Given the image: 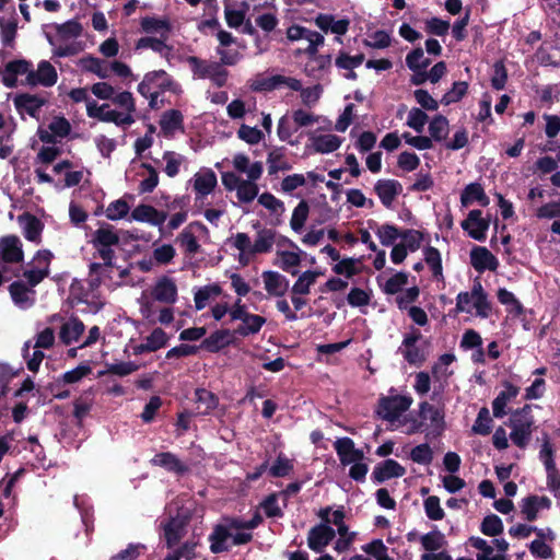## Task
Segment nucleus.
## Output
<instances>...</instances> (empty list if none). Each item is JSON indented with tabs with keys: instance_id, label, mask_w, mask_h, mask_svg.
Returning a JSON list of instances; mask_svg holds the SVG:
<instances>
[{
	"instance_id": "f257e3e1",
	"label": "nucleus",
	"mask_w": 560,
	"mask_h": 560,
	"mask_svg": "<svg viewBox=\"0 0 560 560\" xmlns=\"http://www.w3.org/2000/svg\"><path fill=\"white\" fill-rule=\"evenodd\" d=\"M418 418L412 420L409 434L421 432L427 439H436L446 428L444 407H435L429 401L419 404Z\"/></svg>"
},
{
	"instance_id": "f03ea898",
	"label": "nucleus",
	"mask_w": 560,
	"mask_h": 560,
	"mask_svg": "<svg viewBox=\"0 0 560 560\" xmlns=\"http://www.w3.org/2000/svg\"><path fill=\"white\" fill-rule=\"evenodd\" d=\"M120 237L116 229L108 223H102L92 234L90 243L96 249L105 267H114L115 252L113 246L119 245Z\"/></svg>"
},
{
	"instance_id": "7ed1b4c3",
	"label": "nucleus",
	"mask_w": 560,
	"mask_h": 560,
	"mask_svg": "<svg viewBox=\"0 0 560 560\" xmlns=\"http://www.w3.org/2000/svg\"><path fill=\"white\" fill-rule=\"evenodd\" d=\"M534 422L530 405H525L512 412L509 421V425L512 429L510 438L517 447L525 448L527 446Z\"/></svg>"
},
{
	"instance_id": "20e7f679",
	"label": "nucleus",
	"mask_w": 560,
	"mask_h": 560,
	"mask_svg": "<svg viewBox=\"0 0 560 560\" xmlns=\"http://www.w3.org/2000/svg\"><path fill=\"white\" fill-rule=\"evenodd\" d=\"M276 237V231L271 229H259L254 244L252 245L250 238L246 233L238 232L234 236V247L242 253L249 255L265 254L272 249Z\"/></svg>"
},
{
	"instance_id": "39448f33",
	"label": "nucleus",
	"mask_w": 560,
	"mask_h": 560,
	"mask_svg": "<svg viewBox=\"0 0 560 560\" xmlns=\"http://www.w3.org/2000/svg\"><path fill=\"white\" fill-rule=\"evenodd\" d=\"M412 401V398L407 395H382L378 398L375 413L383 420L394 422L410 408Z\"/></svg>"
},
{
	"instance_id": "423d86ee",
	"label": "nucleus",
	"mask_w": 560,
	"mask_h": 560,
	"mask_svg": "<svg viewBox=\"0 0 560 560\" xmlns=\"http://www.w3.org/2000/svg\"><path fill=\"white\" fill-rule=\"evenodd\" d=\"M229 529H247L246 521L237 517L228 520V526L218 524L209 535L210 550L212 553H221L229 550L226 540L232 536Z\"/></svg>"
},
{
	"instance_id": "0eeeda50",
	"label": "nucleus",
	"mask_w": 560,
	"mask_h": 560,
	"mask_svg": "<svg viewBox=\"0 0 560 560\" xmlns=\"http://www.w3.org/2000/svg\"><path fill=\"white\" fill-rule=\"evenodd\" d=\"M481 210H471L467 218L462 221L460 226L468 235L479 242H482L487 237V231L490 226V221L483 219Z\"/></svg>"
},
{
	"instance_id": "6e6552de",
	"label": "nucleus",
	"mask_w": 560,
	"mask_h": 560,
	"mask_svg": "<svg viewBox=\"0 0 560 560\" xmlns=\"http://www.w3.org/2000/svg\"><path fill=\"white\" fill-rule=\"evenodd\" d=\"M422 338V334L417 328H411V331L406 334L402 339L401 346L404 349L400 348L401 354L404 359L409 364H421L425 360V355L423 351L417 346V342Z\"/></svg>"
},
{
	"instance_id": "1a4fd4ad",
	"label": "nucleus",
	"mask_w": 560,
	"mask_h": 560,
	"mask_svg": "<svg viewBox=\"0 0 560 560\" xmlns=\"http://www.w3.org/2000/svg\"><path fill=\"white\" fill-rule=\"evenodd\" d=\"M0 259L5 264H19L24 259L22 242L16 235L0 237Z\"/></svg>"
},
{
	"instance_id": "9d476101",
	"label": "nucleus",
	"mask_w": 560,
	"mask_h": 560,
	"mask_svg": "<svg viewBox=\"0 0 560 560\" xmlns=\"http://www.w3.org/2000/svg\"><path fill=\"white\" fill-rule=\"evenodd\" d=\"M13 103L20 115L26 113L31 117L38 119L39 112L47 104V100L37 94L20 93L15 95Z\"/></svg>"
},
{
	"instance_id": "9b49d317",
	"label": "nucleus",
	"mask_w": 560,
	"mask_h": 560,
	"mask_svg": "<svg viewBox=\"0 0 560 560\" xmlns=\"http://www.w3.org/2000/svg\"><path fill=\"white\" fill-rule=\"evenodd\" d=\"M58 80V74L55 67L47 60H42L38 63L37 70L31 69L25 81L31 86L43 85L46 88L52 86Z\"/></svg>"
},
{
	"instance_id": "f8f14e48",
	"label": "nucleus",
	"mask_w": 560,
	"mask_h": 560,
	"mask_svg": "<svg viewBox=\"0 0 560 560\" xmlns=\"http://www.w3.org/2000/svg\"><path fill=\"white\" fill-rule=\"evenodd\" d=\"M334 448L343 466L361 462L364 458L363 451L355 448L353 440L348 436L337 439Z\"/></svg>"
},
{
	"instance_id": "ddd939ff",
	"label": "nucleus",
	"mask_w": 560,
	"mask_h": 560,
	"mask_svg": "<svg viewBox=\"0 0 560 560\" xmlns=\"http://www.w3.org/2000/svg\"><path fill=\"white\" fill-rule=\"evenodd\" d=\"M336 532L326 524L313 526L307 535V545L311 550L322 552L323 549L335 538Z\"/></svg>"
},
{
	"instance_id": "4468645a",
	"label": "nucleus",
	"mask_w": 560,
	"mask_h": 560,
	"mask_svg": "<svg viewBox=\"0 0 560 560\" xmlns=\"http://www.w3.org/2000/svg\"><path fill=\"white\" fill-rule=\"evenodd\" d=\"M406 474V468L395 459H385L378 463L371 475V478L376 483H383L392 478H400Z\"/></svg>"
},
{
	"instance_id": "2eb2a0df",
	"label": "nucleus",
	"mask_w": 560,
	"mask_h": 560,
	"mask_svg": "<svg viewBox=\"0 0 560 560\" xmlns=\"http://www.w3.org/2000/svg\"><path fill=\"white\" fill-rule=\"evenodd\" d=\"M196 228L200 231L207 232V226L199 221L189 223L177 236L176 242L184 249L186 255H195L200 250V244L195 236L192 229Z\"/></svg>"
},
{
	"instance_id": "dca6fc26",
	"label": "nucleus",
	"mask_w": 560,
	"mask_h": 560,
	"mask_svg": "<svg viewBox=\"0 0 560 560\" xmlns=\"http://www.w3.org/2000/svg\"><path fill=\"white\" fill-rule=\"evenodd\" d=\"M470 264L479 272L494 271L499 266V260L487 247L474 246L470 252Z\"/></svg>"
},
{
	"instance_id": "f3484780",
	"label": "nucleus",
	"mask_w": 560,
	"mask_h": 560,
	"mask_svg": "<svg viewBox=\"0 0 560 560\" xmlns=\"http://www.w3.org/2000/svg\"><path fill=\"white\" fill-rule=\"evenodd\" d=\"M374 191L385 208H390L394 200L402 191L401 184L396 179H378L374 185Z\"/></svg>"
},
{
	"instance_id": "a211bd4d",
	"label": "nucleus",
	"mask_w": 560,
	"mask_h": 560,
	"mask_svg": "<svg viewBox=\"0 0 560 560\" xmlns=\"http://www.w3.org/2000/svg\"><path fill=\"white\" fill-rule=\"evenodd\" d=\"M233 335L235 334L228 328L218 329L201 341L199 349L206 350L210 353H218L225 347L233 343Z\"/></svg>"
},
{
	"instance_id": "6ab92c4d",
	"label": "nucleus",
	"mask_w": 560,
	"mask_h": 560,
	"mask_svg": "<svg viewBox=\"0 0 560 560\" xmlns=\"http://www.w3.org/2000/svg\"><path fill=\"white\" fill-rule=\"evenodd\" d=\"M131 218L138 222H147L154 226H162L167 219V212L160 211L150 205H139L131 211Z\"/></svg>"
},
{
	"instance_id": "aec40b11",
	"label": "nucleus",
	"mask_w": 560,
	"mask_h": 560,
	"mask_svg": "<svg viewBox=\"0 0 560 560\" xmlns=\"http://www.w3.org/2000/svg\"><path fill=\"white\" fill-rule=\"evenodd\" d=\"M151 465L159 466L167 470L168 472L183 476L188 471V467L173 453L161 452L155 454L151 460Z\"/></svg>"
},
{
	"instance_id": "412c9836",
	"label": "nucleus",
	"mask_w": 560,
	"mask_h": 560,
	"mask_svg": "<svg viewBox=\"0 0 560 560\" xmlns=\"http://www.w3.org/2000/svg\"><path fill=\"white\" fill-rule=\"evenodd\" d=\"M265 289L271 296H283L289 289V280L278 271L266 270L261 273Z\"/></svg>"
},
{
	"instance_id": "4be33fe9",
	"label": "nucleus",
	"mask_w": 560,
	"mask_h": 560,
	"mask_svg": "<svg viewBox=\"0 0 560 560\" xmlns=\"http://www.w3.org/2000/svg\"><path fill=\"white\" fill-rule=\"evenodd\" d=\"M85 330L84 323L78 316H71L60 327L59 339L65 346L78 341Z\"/></svg>"
},
{
	"instance_id": "5701e85b",
	"label": "nucleus",
	"mask_w": 560,
	"mask_h": 560,
	"mask_svg": "<svg viewBox=\"0 0 560 560\" xmlns=\"http://www.w3.org/2000/svg\"><path fill=\"white\" fill-rule=\"evenodd\" d=\"M153 298L166 304H174L177 300V287L173 279L162 277L152 290Z\"/></svg>"
},
{
	"instance_id": "b1692460",
	"label": "nucleus",
	"mask_w": 560,
	"mask_h": 560,
	"mask_svg": "<svg viewBox=\"0 0 560 560\" xmlns=\"http://www.w3.org/2000/svg\"><path fill=\"white\" fill-rule=\"evenodd\" d=\"M504 390H501L492 401V411L495 418H503L506 415L505 407L509 400L515 398L520 393V387L509 381L503 382Z\"/></svg>"
},
{
	"instance_id": "393cba45",
	"label": "nucleus",
	"mask_w": 560,
	"mask_h": 560,
	"mask_svg": "<svg viewBox=\"0 0 560 560\" xmlns=\"http://www.w3.org/2000/svg\"><path fill=\"white\" fill-rule=\"evenodd\" d=\"M475 201H477L482 207H487L490 203L489 197L479 183L468 184L460 195V202L463 207H468Z\"/></svg>"
},
{
	"instance_id": "a878e982",
	"label": "nucleus",
	"mask_w": 560,
	"mask_h": 560,
	"mask_svg": "<svg viewBox=\"0 0 560 560\" xmlns=\"http://www.w3.org/2000/svg\"><path fill=\"white\" fill-rule=\"evenodd\" d=\"M141 30L147 34L158 33L164 39L168 38L172 31V24L167 18L158 19L155 16H144L140 21Z\"/></svg>"
},
{
	"instance_id": "bb28decb",
	"label": "nucleus",
	"mask_w": 560,
	"mask_h": 560,
	"mask_svg": "<svg viewBox=\"0 0 560 560\" xmlns=\"http://www.w3.org/2000/svg\"><path fill=\"white\" fill-rule=\"evenodd\" d=\"M186 62L189 65L190 70L197 79H210L215 69H219L220 62L208 61L197 56L186 57Z\"/></svg>"
},
{
	"instance_id": "cd10ccee",
	"label": "nucleus",
	"mask_w": 560,
	"mask_h": 560,
	"mask_svg": "<svg viewBox=\"0 0 560 560\" xmlns=\"http://www.w3.org/2000/svg\"><path fill=\"white\" fill-rule=\"evenodd\" d=\"M19 220L25 221V224L23 226L24 237L30 242H34V243L38 244L40 242V234L44 229L43 222L37 217H35L34 214H31L28 212L20 215Z\"/></svg>"
},
{
	"instance_id": "c85d7f7f",
	"label": "nucleus",
	"mask_w": 560,
	"mask_h": 560,
	"mask_svg": "<svg viewBox=\"0 0 560 560\" xmlns=\"http://www.w3.org/2000/svg\"><path fill=\"white\" fill-rule=\"evenodd\" d=\"M166 39L164 37H141L136 43V49H145L150 48L153 51L160 54L162 57H164L166 60H170L171 52L173 50L172 46H168L165 43Z\"/></svg>"
},
{
	"instance_id": "c756f323",
	"label": "nucleus",
	"mask_w": 560,
	"mask_h": 560,
	"mask_svg": "<svg viewBox=\"0 0 560 560\" xmlns=\"http://www.w3.org/2000/svg\"><path fill=\"white\" fill-rule=\"evenodd\" d=\"M217 183L215 173L212 170H207L195 175L194 189L199 196L205 197L213 191Z\"/></svg>"
},
{
	"instance_id": "7c9ffc66",
	"label": "nucleus",
	"mask_w": 560,
	"mask_h": 560,
	"mask_svg": "<svg viewBox=\"0 0 560 560\" xmlns=\"http://www.w3.org/2000/svg\"><path fill=\"white\" fill-rule=\"evenodd\" d=\"M311 140L314 151L322 154L338 150L342 142L341 138L336 135L312 136Z\"/></svg>"
},
{
	"instance_id": "2f4dec72",
	"label": "nucleus",
	"mask_w": 560,
	"mask_h": 560,
	"mask_svg": "<svg viewBox=\"0 0 560 560\" xmlns=\"http://www.w3.org/2000/svg\"><path fill=\"white\" fill-rule=\"evenodd\" d=\"M266 324V318L257 315V314H249L247 317H245L242 320V324L238 325L233 332L235 335L247 337L249 335H256L260 331L262 326Z\"/></svg>"
},
{
	"instance_id": "473e14b6",
	"label": "nucleus",
	"mask_w": 560,
	"mask_h": 560,
	"mask_svg": "<svg viewBox=\"0 0 560 560\" xmlns=\"http://www.w3.org/2000/svg\"><path fill=\"white\" fill-rule=\"evenodd\" d=\"M184 523L177 518L172 517L164 526V538L168 549L174 548L183 538L185 534Z\"/></svg>"
},
{
	"instance_id": "72a5a7b5",
	"label": "nucleus",
	"mask_w": 560,
	"mask_h": 560,
	"mask_svg": "<svg viewBox=\"0 0 560 560\" xmlns=\"http://www.w3.org/2000/svg\"><path fill=\"white\" fill-rule=\"evenodd\" d=\"M472 295L474 307L476 308L477 316L487 318L491 311V304L488 301V295L479 281H476L472 285Z\"/></svg>"
},
{
	"instance_id": "f704fd0d",
	"label": "nucleus",
	"mask_w": 560,
	"mask_h": 560,
	"mask_svg": "<svg viewBox=\"0 0 560 560\" xmlns=\"http://www.w3.org/2000/svg\"><path fill=\"white\" fill-rule=\"evenodd\" d=\"M424 261L430 267L432 276L435 280H443V266L441 253L433 246H427L423 249Z\"/></svg>"
},
{
	"instance_id": "c9c22d12",
	"label": "nucleus",
	"mask_w": 560,
	"mask_h": 560,
	"mask_svg": "<svg viewBox=\"0 0 560 560\" xmlns=\"http://www.w3.org/2000/svg\"><path fill=\"white\" fill-rule=\"evenodd\" d=\"M268 173L275 175L280 171L291 170V164L284 158V148H276L267 156Z\"/></svg>"
},
{
	"instance_id": "e433bc0d",
	"label": "nucleus",
	"mask_w": 560,
	"mask_h": 560,
	"mask_svg": "<svg viewBox=\"0 0 560 560\" xmlns=\"http://www.w3.org/2000/svg\"><path fill=\"white\" fill-rule=\"evenodd\" d=\"M161 129L164 133L173 132L184 127V116L178 109H168L163 113L160 120Z\"/></svg>"
},
{
	"instance_id": "4c0bfd02",
	"label": "nucleus",
	"mask_w": 560,
	"mask_h": 560,
	"mask_svg": "<svg viewBox=\"0 0 560 560\" xmlns=\"http://www.w3.org/2000/svg\"><path fill=\"white\" fill-rule=\"evenodd\" d=\"M429 133L432 141L445 140L448 135V119L441 114L435 115L429 124Z\"/></svg>"
},
{
	"instance_id": "58836bf2",
	"label": "nucleus",
	"mask_w": 560,
	"mask_h": 560,
	"mask_svg": "<svg viewBox=\"0 0 560 560\" xmlns=\"http://www.w3.org/2000/svg\"><path fill=\"white\" fill-rule=\"evenodd\" d=\"M502 520L497 514H489L483 517L480 530L483 535L495 537L503 533Z\"/></svg>"
},
{
	"instance_id": "ea45409f",
	"label": "nucleus",
	"mask_w": 560,
	"mask_h": 560,
	"mask_svg": "<svg viewBox=\"0 0 560 560\" xmlns=\"http://www.w3.org/2000/svg\"><path fill=\"white\" fill-rule=\"evenodd\" d=\"M195 395L199 407L203 406L200 413L208 415L218 407L219 399L212 392L206 388H198Z\"/></svg>"
},
{
	"instance_id": "a19ab883",
	"label": "nucleus",
	"mask_w": 560,
	"mask_h": 560,
	"mask_svg": "<svg viewBox=\"0 0 560 560\" xmlns=\"http://www.w3.org/2000/svg\"><path fill=\"white\" fill-rule=\"evenodd\" d=\"M445 544L444 535L435 529L421 536V545L427 553H434L441 549Z\"/></svg>"
},
{
	"instance_id": "79ce46f5",
	"label": "nucleus",
	"mask_w": 560,
	"mask_h": 560,
	"mask_svg": "<svg viewBox=\"0 0 560 560\" xmlns=\"http://www.w3.org/2000/svg\"><path fill=\"white\" fill-rule=\"evenodd\" d=\"M492 423L493 421L490 417L488 408L482 407L478 412L477 419L471 428V431L475 434L486 436L491 433Z\"/></svg>"
},
{
	"instance_id": "37998d69",
	"label": "nucleus",
	"mask_w": 560,
	"mask_h": 560,
	"mask_svg": "<svg viewBox=\"0 0 560 560\" xmlns=\"http://www.w3.org/2000/svg\"><path fill=\"white\" fill-rule=\"evenodd\" d=\"M92 373V368L89 363H81L71 371L63 373L57 381V383L74 384L80 382L83 377Z\"/></svg>"
},
{
	"instance_id": "c03bdc74",
	"label": "nucleus",
	"mask_w": 560,
	"mask_h": 560,
	"mask_svg": "<svg viewBox=\"0 0 560 560\" xmlns=\"http://www.w3.org/2000/svg\"><path fill=\"white\" fill-rule=\"evenodd\" d=\"M18 30L16 20L5 21L0 18V35L4 47H13Z\"/></svg>"
},
{
	"instance_id": "a18cd8bd",
	"label": "nucleus",
	"mask_w": 560,
	"mask_h": 560,
	"mask_svg": "<svg viewBox=\"0 0 560 560\" xmlns=\"http://www.w3.org/2000/svg\"><path fill=\"white\" fill-rule=\"evenodd\" d=\"M468 92V83L465 81H456L452 89L447 91L441 98V103L450 105L459 102Z\"/></svg>"
},
{
	"instance_id": "49530a36",
	"label": "nucleus",
	"mask_w": 560,
	"mask_h": 560,
	"mask_svg": "<svg viewBox=\"0 0 560 560\" xmlns=\"http://www.w3.org/2000/svg\"><path fill=\"white\" fill-rule=\"evenodd\" d=\"M310 212V207L307 201L301 200L298 206L294 208L292 218L290 221V225L293 231L299 232L304 226Z\"/></svg>"
},
{
	"instance_id": "de8ad7c7",
	"label": "nucleus",
	"mask_w": 560,
	"mask_h": 560,
	"mask_svg": "<svg viewBox=\"0 0 560 560\" xmlns=\"http://www.w3.org/2000/svg\"><path fill=\"white\" fill-rule=\"evenodd\" d=\"M278 255L280 256V268L291 273L292 276H296L299 271L296 269H293L301 264V257L298 253L289 252V250H282L279 252Z\"/></svg>"
},
{
	"instance_id": "09e8293b",
	"label": "nucleus",
	"mask_w": 560,
	"mask_h": 560,
	"mask_svg": "<svg viewBox=\"0 0 560 560\" xmlns=\"http://www.w3.org/2000/svg\"><path fill=\"white\" fill-rule=\"evenodd\" d=\"M9 292L14 304L20 306L28 301L30 292L34 293L31 288H27V285L20 280L14 281L9 285Z\"/></svg>"
},
{
	"instance_id": "8fccbe9b",
	"label": "nucleus",
	"mask_w": 560,
	"mask_h": 560,
	"mask_svg": "<svg viewBox=\"0 0 560 560\" xmlns=\"http://www.w3.org/2000/svg\"><path fill=\"white\" fill-rule=\"evenodd\" d=\"M259 188L256 183L243 179L236 189L237 199L243 203L252 202L258 195Z\"/></svg>"
},
{
	"instance_id": "3c124183",
	"label": "nucleus",
	"mask_w": 560,
	"mask_h": 560,
	"mask_svg": "<svg viewBox=\"0 0 560 560\" xmlns=\"http://www.w3.org/2000/svg\"><path fill=\"white\" fill-rule=\"evenodd\" d=\"M424 512L431 521H441L444 518L445 513L441 508L440 498L430 495L423 501Z\"/></svg>"
},
{
	"instance_id": "603ef678",
	"label": "nucleus",
	"mask_w": 560,
	"mask_h": 560,
	"mask_svg": "<svg viewBox=\"0 0 560 560\" xmlns=\"http://www.w3.org/2000/svg\"><path fill=\"white\" fill-rule=\"evenodd\" d=\"M293 470V463L283 454H279L272 466L269 468L270 476L275 478H282L288 476Z\"/></svg>"
},
{
	"instance_id": "864d4df0",
	"label": "nucleus",
	"mask_w": 560,
	"mask_h": 560,
	"mask_svg": "<svg viewBox=\"0 0 560 560\" xmlns=\"http://www.w3.org/2000/svg\"><path fill=\"white\" fill-rule=\"evenodd\" d=\"M129 210L130 207L126 200L117 199L108 205L105 215L108 220L117 221L125 218Z\"/></svg>"
},
{
	"instance_id": "5fc2aeb1",
	"label": "nucleus",
	"mask_w": 560,
	"mask_h": 560,
	"mask_svg": "<svg viewBox=\"0 0 560 560\" xmlns=\"http://www.w3.org/2000/svg\"><path fill=\"white\" fill-rule=\"evenodd\" d=\"M400 234L401 231H399L394 224L389 223L381 225L376 231V235L378 236L381 244L384 246L393 245L394 242L400 237Z\"/></svg>"
},
{
	"instance_id": "6e6d98bb",
	"label": "nucleus",
	"mask_w": 560,
	"mask_h": 560,
	"mask_svg": "<svg viewBox=\"0 0 560 560\" xmlns=\"http://www.w3.org/2000/svg\"><path fill=\"white\" fill-rule=\"evenodd\" d=\"M408 282V275L399 271L388 278L383 287L385 294L394 295L401 291L402 287Z\"/></svg>"
},
{
	"instance_id": "4d7b16f0",
	"label": "nucleus",
	"mask_w": 560,
	"mask_h": 560,
	"mask_svg": "<svg viewBox=\"0 0 560 560\" xmlns=\"http://www.w3.org/2000/svg\"><path fill=\"white\" fill-rule=\"evenodd\" d=\"M400 237L405 241L402 244L407 246V249L413 253L420 248L424 240V233L418 230L407 229L401 231Z\"/></svg>"
},
{
	"instance_id": "13d9d810",
	"label": "nucleus",
	"mask_w": 560,
	"mask_h": 560,
	"mask_svg": "<svg viewBox=\"0 0 560 560\" xmlns=\"http://www.w3.org/2000/svg\"><path fill=\"white\" fill-rule=\"evenodd\" d=\"M490 81L491 86L497 91H501L505 88L508 82V70L503 60H498L494 62L493 73Z\"/></svg>"
},
{
	"instance_id": "bf43d9fd",
	"label": "nucleus",
	"mask_w": 560,
	"mask_h": 560,
	"mask_svg": "<svg viewBox=\"0 0 560 560\" xmlns=\"http://www.w3.org/2000/svg\"><path fill=\"white\" fill-rule=\"evenodd\" d=\"M410 459L417 464L429 465L433 459L432 448L428 443L419 444L411 450Z\"/></svg>"
},
{
	"instance_id": "052dcab7",
	"label": "nucleus",
	"mask_w": 560,
	"mask_h": 560,
	"mask_svg": "<svg viewBox=\"0 0 560 560\" xmlns=\"http://www.w3.org/2000/svg\"><path fill=\"white\" fill-rule=\"evenodd\" d=\"M364 58V54L362 52L355 56H350L345 51H340L336 58L335 63L339 69L353 70L354 68L362 65Z\"/></svg>"
},
{
	"instance_id": "680f3d73",
	"label": "nucleus",
	"mask_w": 560,
	"mask_h": 560,
	"mask_svg": "<svg viewBox=\"0 0 560 560\" xmlns=\"http://www.w3.org/2000/svg\"><path fill=\"white\" fill-rule=\"evenodd\" d=\"M428 119L429 116L421 108L413 107L408 114L407 126L420 133L423 131Z\"/></svg>"
},
{
	"instance_id": "e2e57ef3",
	"label": "nucleus",
	"mask_w": 560,
	"mask_h": 560,
	"mask_svg": "<svg viewBox=\"0 0 560 560\" xmlns=\"http://www.w3.org/2000/svg\"><path fill=\"white\" fill-rule=\"evenodd\" d=\"M142 167L149 172V176L140 182L139 192H152L159 184V174L151 164L143 163Z\"/></svg>"
},
{
	"instance_id": "0e129e2a",
	"label": "nucleus",
	"mask_w": 560,
	"mask_h": 560,
	"mask_svg": "<svg viewBox=\"0 0 560 560\" xmlns=\"http://www.w3.org/2000/svg\"><path fill=\"white\" fill-rule=\"evenodd\" d=\"M237 137L248 144H257L264 139V133L257 127L243 124L237 130Z\"/></svg>"
},
{
	"instance_id": "69168bd1",
	"label": "nucleus",
	"mask_w": 560,
	"mask_h": 560,
	"mask_svg": "<svg viewBox=\"0 0 560 560\" xmlns=\"http://www.w3.org/2000/svg\"><path fill=\"white\" fill-rule=\"evenodd\" d=\"M147 550L145 545L137 542L129 544L126 549L119 551L110 560H136Z\"/></svg>"
},
{
	"instance_id": "338daca9",
	"label": "nucleus",
	"mask_w": 560,
	"mask_h": 560,
	"mask_svg": "<svg viewBox=\"0 0 560 560\" xmlns=\"http://www.w3.org/2000/svg\"><path fill=\"white\" fill-rule=\"evenodd\" d=\"M145 341L149 345L147 348L154 352L167 345L168 336L162 328L158 327L151 331Z\"/></svg>"
},
{
	"instance_id": "774afa93",
	"label": "nucleus",
	"mask_w": 560,
	"mask_h": 560,
	"mask_svg": "<svg viewBox=\"0 0 560 560\" xmlns=\"http://www.w3.org/2000/svg\"><path fill=\"white\" fill-rule=\"evenodd\" d=\"M315 283L313 273L304 271L291 288V293L306 295L311 291V287Z\"/></svg>"
}]
</instances>
